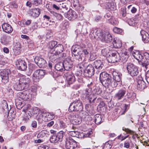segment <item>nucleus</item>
<instances>
[{
	"label": "nucleus",
	"instance_id": "39",
	"mask_svg": "<svg viewBox=\"0 0 149 149\" xmlns=\"http://www.w3.org/2000/svg\"><path fill=\"white\" fill-rule=\"evenodd\" d=\"M22 99H19L18 97V99L16 101L15 105L17 109H20L24 106V104L21 101Z\"/></svg>",
	"mask_w": 149,
	"mask_h": 149
},
{
	"label": "nucleus",
	"instance_id": "36",
	"mask_svg": "<svg viewBox=\"0 0 149 149\" xmlns=\"http://www.w3.org/2000/svg\"><path fill=\"white\" fill-rule=\"evenodd\" d=\"M120 59L121 61L123 62L126 61L128 58V55L127 51H123L120 56Z\"/></svg>",
	"mask_w": 149,
	"mask_h": 149
},
{
	"label": "nucleus",
	"instance_id": "35",
	"mask_svg": "<svg viewBox=\"0 0 149 149\" xmlns=\"http://www.w3.org/2000/svg\"><path fill=\"white\" fill-rule=\"evenodd\" d=\"M55 69L58 71L62 72L65 70L63 62H59L55 65Z\"/></svg>",
	"mask_w": 149,
	"mask_h": 149
},
{
	"label": "nucleus",
	"instance_id": "53",
	"mask_svg": "<svg viewBox=\"0 0 149 149\" xmlns=\"http://www.w3.org/2000/svg\"><path fill=\"white\" fill-rule=\"evenodd\" d=\"M109 50L108 48H104L102 50V54L103 56H106L109 53Z\"/></svg>",
	"mask_w": 149,
	"mask_h": 149
},
{
	"label": "nucleus",
	"instance_id": "28",
	"mask_svg": "<svg viewBox=\"0 0 149 149\" xmlns=\"http://www.w3.org/2000/svg\"><path fill=\"white\" fill-rule=\"evenodd\" d=\"M142 36V40L145 43H147L149 41V35L146 32L143 30L140 31Z\"/></svg>",
	"mask_w": 149,
	"mask_h": 149
},
{
	"label": "nucleus",
	"instance_id": "41",
	"mask_svg": "<svg viewBox=\"0 0 149 149\" xmlns=\"http://www.w3.org/2000/svg\"><path fill=\"white\" fill-rule=\"evenodd\" d=\"M81 121V118L80 117H75L72 121V123L73 124L77 125L80 124Z\"/></svg>",
	"mask_w": 149,
	"mask_h": 149
},
{
	"label": "nucleus",
	"instance_id": "13",
	"mask_svg": "<svg viewBox=\"0 0 149 149\" xmlns=\"http://www.w3.org/2000/svg\"><path fill=\"white\" fill-rule=\"evenodd\" d=\"M10 73V70L8 69L3 70L0 72V76L1 77L2 82L4 83H6L8 81V75Z\"/></svg>",
	"mask_w": 149,
	"mask_h": 149
},
{
	"label": "nucleus",
	"instance_id": "24",
	"mask_svg": "<svg viewBox=\"0 0 149 149\" xmlns=\"http://www.w3.org/2000/svg\"><path fill=\"white\" fill-rule=\"evenodd\" d=\"M72 56L79 61H81L85 58L83 54L81 51L78 52L76 53H73Z\"/></svg>",
	"mask_w": 149,
	"mask_h": 149
},
{
	"label": "nucleus",
	"instance_id": "37",
	"mask_svg": "<svg viewBox=\"0 0 149 149\" xmlns=\"http://www.w3.org/2000/svg\"><path fill=\"white\" fill-rule=\"evenodd\" d=\"M94 118V121L96 124H99L102 123V116L101 115L97 114L95 116Z\"/></svg>",
	"mask_w": 149,
	"mask_h": 149
},
{
	"label": "nucleus",
	"instance_id": "34",
	"mask_svg": "<svg viewBox=\"0 0 149 149\" xmlns=\"http://www.w3.org/2000/svg\"><path fill=\"white\" fill-rule=\"evenodd\" d=\"M106 7L109 11H113L116 9V7L113 2H108L106 5Z\"/></svg>",
	"mask_w": 149,
	"mask_h": 149
},
{
	"label": "nucleus",
	"instance_id": "42",
	"mask_svg": "<svg viewBox=\"0 0 149 149\" xmlns=\"http://www.w3.org/2000/svg\"><path fill=\"white\" fill-rule=\"evenodd\" d=\"M125 97L127 98L132 100L134 99L136 97V94L135 93L128 92L126 94Z\"/></svg>",
	"mask_w": 149,
	"mask_h": 149
},
{
	"label": "nucleus",
	"instance_id": "31",
	"mask_svg": "<svg viewBox=\"0 0 149 149\" xmlns=\"http://www.w3.org/2000/svg\"><path fill=\"white\" fill-rule=\"evenodd\" d=\"M94 67L98 70H100L103 66L102 62L100 60H96L94 62Z\"/></svg>",
	"mask_w": 149,
	"mask_h": 149
},
{
	"label": "nucleus",
	"instance_id": "11",
	"mask_svg": "<svg viewBox=\"0 0 149 149\" xmlns=\"http://www.w3.org/2000/svg\"><path fill=\"white\" fill-rule=\"evenodd\" d=\"M64 133V132L62 131L59 132L57 135L52 136L50 138V141L53 143L58 142V141H61L62 140Z\"/></svg>",
	"mask_w": 149,
	"mask_h": 149
},
{
	"label": "nucleus",
	"instance_id": "64",
	"mask_svg": "<svg viewBox=\"0 0 149 149\" xmlns=\"http://www.w3.org/2000/svg\"><path fill=\"white\" fill-rule=\"evenodd\" d=\"M144 24L146 25L145 26V28L146 29L148 30L149 31V21L147 22H144Z\"/></svg>",
	"mask_w": 149,
	"mask_h": 149
},
{
	"label": "nucleus",
	"instance_id": "21",
	"mask_svg": "<svg viewBox=\"0 0 149 149\" xmlns=\"http://www.w3.org/2000/svg\"><path fill=\"white\" fill-rule=\"evenodd\" d=\"M28 13L33 17H37L39 16L40 13V10L38 8L31 9L28 11Z\"/></svg>",
	"mask_w": 149,
	"mask_h": 149
},
{
	"label": "nucleus",
	"instance_id": "45",
	"mask_svg": "<svg viewBox=\"0 0 149 149\" xmlns=\"http://www.w3.org/2000/svg\"><path fill=\"white\" fill-rule=\"evenodd\" d=\"M67 130L69 132V134L72 136L77 137V136H79V133L77 131H72V130H70L68 128H67Z\"/></svg>",
	"mask_w": 149,
	"mask_h": 149
},
{
	"label": "nucleus",
	"instance_id": "23",
	"mask_svg": "<svg viewBox=\"0 0 149 149\" xmlns=\"http://www.w3.org/2000/svg\"><path fill=\"white\" fill-rule=\"evenodd\" d=\"M2 27L3 31L6 33H10L13 31V29L11 26L7 23L3 24Z\"/></svg>",
	"mask_w": 149,
	"mask_h": 149
},
{
	"label": "nucleus",
	"instance_id": "9",
	"mask_svg": "<svg viewBox=\"0 0 149 149\" xmlns=\"http://www.w3.org/2000/svg\"><path fill=\"white\" fill-rule=\"evenodd\" d=\"M99 38L101 41L107 43L111 42L112 40V36L108 32H101Z\"/></svg>",
	"mask_w": 149,
	"mask_h": 149
},
{
	"label": "nucleus",
	"instance_id": "3",
	"mask_svg": "<svg viewBox=\"0 0 149 149\" xmlns=\"http://www.w3.org/2000/svg\"><path fill=\"white\" fill-rule=\"evenodd\" d=\"M83 107L82 102L79 99L76 100L71 103L69 110L70 111H79V114L83 111Z\"/></svg>",
	"mask_w": 149,
	"mask_h": 149
},
{
	"label": "nucleus",
	"instance_id": "14",
	"mask_svg": "<svg viewBox=\"0 0 149 149\" xmlns=\"http://www.w3.org/2000/svg\"><path fill=\"white\" fill-rule=\"evenodd\" d=\"M36 63L40 68H44L47 66V63L45 60L39 56H36L34 58Z\"/></svg>",
	"mask_w": 149,
	"mask_h": 149
},
{
	"label": "nucleus",
	"instance_id": "40",
	"mask_svg": "<svg viewBox=\"0 0 149 149\" xmlns=\"http://www.w3.org/2000/svg\"><path fill=\"white\" fill-rule=\"evenodd\" d=\"M32 116V114L31 112H28L25 114L23 116L22 121L25 123H26L29 119Z\"/></svg>",
	"mask_w": 149,
	"mask_h": 149
},
{
	"label": "nucleus",
	"instance_id": "29",
	"mask_svg": "<svg viewBox=\"0 0 149 149\" xmlns=\"http://www.w3.org/2000/svg\"><path fill=\"white\" fill-rule=\"evenodd\" d=\"M40 117L44 116L45 117V120L46 121H50L53 119L55 117V115L52 113H44L43 115L40 114Z\"/></svg>",
	"mask_w": 149,
	"mask_h": 149
},
{
	"label": "nucleus",
	"instance_id": "63",
	"mask_svg": "<svg viewBox=\"0 0 149 149\" xmlns=\"http://www.w3.org/2000/svg\"><path fill=\"white\" fill-rule=\"evenodd\" d=\"M146 79L147 82L149 83V70L147 71L146 75Z\"/></svg>",
	"mask_w": 149,
	"mask_h": 149
},
{
	"label": "nucleus",
	"instance_id": "2",
	"mask_svg": "<svg viewBox=\"0 0 149 149\" xmlns=\"http://www.w3.org/2000/svg\"><path fill=\"white\" fill-rule=\"evenodd\" d=\"M63 50V46L61 44H58L55 47L54 51H52V52L51 51L48 53L50 58L52 60L65 56L66 54L65 53L61 54Z\"/></svg>",
	"mask_w": 149,
	"mask_h": 149
},
{
	"label": "nucleus",
	"instance_id": "47",
	"mask_svg": "<svg viewBox=\"0 0 149 149\" xmlns=\"http://www.w3.org/2000/svg\"><path fill=\"white\" fill-rule=\"evenodd\" d=\"M109 21V22L113 25H116L118 23V20L113 17H111Z\"/></svg>",
	"mask_w": 149,
	"mask_h": 149
},
{
	"label": "nucleus",
	"instance_id": "22",
	"mask_svg": "<svg viewBox=\"0 0 149 149\" xmlns=\"http://www.w3.org/2000/svg\"><path fill=\"white\" fill-rule=\"evenodd\" d=\"M80 117L85 121H90L92 120L91 116L85 111L81 112L79 114Z\"/></svg>",
	"mask_w": 149,
	"mask_h": 149
},
{
	"label": "nucleus",
	"instance_id": "48",
	"mask_svg": "<svg viewBox=\"0 0 149 149\" xmlns=\"http://www.w3.org/2000/svg\"><path fill=\"white\" fill-rule=\"evenodd\" d=\"M81 48V47L78 45H74L72 47V54L73 53H76L78 51V50Z\"/></svg>",
	"mask_w": 149,
	"mask_h": 149
},
{
	"label": "nucleus",
	"instance_id": "43",
	"mask_svg": "<svg viewBox=\"0 0 149 149\" xmlns=\"http://www.w3.org/2000/svg\"><path fill=\"white\" fill-rule=\"evenodd\" d=\"M139 64L147 68H148L149 65V59L146 60L144 61H140L139 62Z\"/></svg>",
	"mask_w": 149,
	"mask_h": 149
},
{
	"label": "nucleus",
	"instance_id": "12",
	"mask_svg": "<svg viewBox=\"0 0 149 149\" xmlns=\"http://www.w3.org/2000/svg\"><path fill=\"white\" fill-rule=\"evenodd\" d=\"M120 59V56L116 51H113L108 59V61L111 63H114L119 61Z\"/></svg>",
	"mask_w": 149,
	"mask_h": 149
},
{
	"label": "nucleus",
	"instance_id": "49",
	"mask_svg": "<svg viewBox=\"0 0 149 149\" xmlns=\"http://www.w3.org/2000/svg\"><path fill=\"white\" fill-rule=\"evenodd\" d=\"M57 42L56 41L50 42L49 44V47L52 49L54 48L55 49V47L57 45Z\"/></svg>",
	"mask_w": 149,
	"mask_h": 149
},
{
	"label": "nucleus",
	"instance_id": "1",
	"mask_svg": "<svg viewBox=\"0 0 149 149\" xmlns=\"http://www.w3.org/2000/svg\"><path fill=\"white\" fill-rule=\"evenodd\" d=\"M36 89L35 87H32L31 89L20 92L17 94L19 99L26 101H30L36 94Z\"/></svg>",
	"mask_w": 149,
	"mask_h": 149
},
{
	"label": "nucleus",
	"instance_id": "51",
	"mask_svg": "<svg viewBox=\"0 0 149 149\" xmlns=\"http://www.w3.org/2000/svg\"><path fill=\"white\" fill-rule=\"evenodd\" d=\"M1 43L4 45H6L8 44V42L7 40V37L5 36H3L1 37Z\"/></svg>",
	"mask_w": 149,
	"mask_h": 149
},
{
	"label": "nucleus",
	"instance_id": "54",
	"mask_svg": "<svg viewBox=\"0 0 149 149\" xmlns=\"http://www.w3.org/2000/svg\"><path fill=\"white\" fill-rule=\"evenodd\" d=\"M113 31L116 33L120 34L122 32V30L121 29L115 27L113 29Z\"/></svg>",
	"mask_w": 149,
	"mask_h": 149
},
{
	"label": "nucleus",
	"instance_id": "19",
	"mask_svg": "<svg viewBox=\"0 0 149 149\" xmlns=\"http://www.w3.org/2000/svg\"><path fill=\"white\" fill-rule=\"evenodd\" d=\"M137 88L138 90L142 91L146 87V83L142 77H140L139 79H137Z\"/></svg>",
	"mask_w": 149,
	"mask_h": 149
},
{
	"label": "nucleus",
	"instance_id": "6",
	"mask_svg": "<svg viewBox=\"0 0 149 149\" xmlns=\"http://www.w3.org/2000/svg\"><path fill=\"white\" fill-rule=\"evenodd\" d=\"M64 76L66 79V82L68 85L73 84L75 81V78L72 71H65Z\"/></svg>",
	"mask_w": 149,
	"mask_h": 149
},
{
	"label": "nucleus",
	"instance_id": "59",
	"mask_svg": "<svg viewBox=\"0 0 149 149\" xmlns=\"http://www.w3.org/2000/svg\"><path fill=\"white\" fill-rule=\"evenodd\" d=\"M123 130L125 131V132H127L128 133L132 134L134 133V132L132 131L128 128H123Z\"/></svg>",
	"mask_w": 149,
	"mask_h": 149
},
{
	"label": "nucleus",
	"instance_id": "55",
	"mask_svg": "<svg viewBox=\"0 0 149 149\" xmlns=\"http://www.w3.org/2000/svg\"><path fill=\"white\" fill-rule=\"evenodd\" d=\"M60 127L61 128L64 129L67 126V124L63 121H60L59 124Z\"/></svg>",
	"mask_w": 149,
	"mask_h": 149
},
{
	"label": "nucleus",
	"instance_id": "58",
	"mask_svg": "<svg viewBox=\"0 0 149 149\" xmlns=\"http://www.w3.org/2000/svg\"><path fill=\"white\" fill-rule=\"evenodd\" d=\"M42 2V0H33V4L36 6H38L41 4Z\"/></svg>",
	"mask_w": 149,
	"mask_h": 149
},
{
	"label": "nucleus",
	"instance_id": "56",
	"mask_svg": "<svg viewBox=\"0 0 149 149\" xmlns=\"http://www.w3.org/2000/svg\"><path fill=\"white\" fill-rule=\"evenodd\" d=\"M121 14L123 17H125L126 15V10L125 8H122L121 9Z\"/></svg>",
	"mask_w": 149,
	"mask_h": 149
},
{
	"label": "nucleus",
	"instance_id": "30",
	"mask_svg": "<svg viewBox=\"0 0 149 149\" xmlns=\"http://www.w3.org/2000/svg\"><path fill=\"white\" fill-rule=\"evenodd\" d=\"M106 84V86H104L106 88H115L117 86V83L116 81L115 80H111V78L110 80H109Z\"/></svg>",
	"mask_w": 149,
	"mask_h": 149
},
{
	"label": "nucleus",
	"instance_id": "8",
	"mask_svg": "<svg viewBox=\"0 0 149 149\" xmlns=\"http://www.w3.org/2000/svg\"><path fill=\"white\" fill-rule=\"evenodd\" d=\"M45 74V71L42 70H36L33 74L32 79L35 82H38L40 79L42 78Z\"/></svg>",
	"mask_w": 149,
	"mask_h": 149
},
{
	"label": "nucleus",
	"instance_id": "17",
	"mask_svg": "<svg viewBox=\"0 0 149 149\" xmlns=\"http://www.w3.org/2000/svg\"><path fill=\"white\" fill-rule=\"evenodd\" d=\"M16 65L18 69L22 71H24L27 68L26 62L20 59L17 60L16 62Z\"/></svg>",
	"mask_w": 149,
	"mask_h": 149
},
{
	"label": "nucleus",
	"instance_id": "18",
	"mask_svg": "<svg viewBox=\"0 0 149 149\" xmlns=\"http://www.w3.org/2000/svg\"><path fill=\"white\" fill-rule=\"evenodd\" d=\"M126 92V89L125 88L121 89L115 94L114 97L116 100H120L123 97Z\"/></svg>",
	"mask_w": 149,
	"mask_h": 149
},
{
	"label": "nucleus",
	"instance_id": "46",
	"mask_svg": "<svg viewBox=\"0 0 149 149\" xmlns=\"http://www.w3.org/2000/svg\"><path fill=\"white\" fill-rule=\"evenodd\" d=\"M112 142L111 141H109L106 142L104 144L103 146L104 149H110L112 146Z\"/></svg>",
	"mask_w": 149,
	"mask_h": 149
},
{
	"label": "nucleus",
	"instance_id": "57",
	"mask_svg": "<svg viewBox=\"0 0 149 149\" xmlns=\"http://www.w3.org/2000/svg\"><path fill=\"white\" fill-rule=\"evenodd\" d=\"M128 107V105L126 104H125L124 109L123 110H122L120 111V113L121 115H123L125 114V113L127 111Z\"/></svg>",
	"mask_w": 149,
	"mask_h": 149
},
{
	"label": "nucleus",
	"instance_id": "4",
	"mask_svg": "<svg viewBox=\"0 0 149 149\" xmlns=\"http://www.w3.org/2000/svg\"><path fill=\"white\" fill-rule=\"evenodd\" d=\"M93 83L92 82L90 84H88V86L89 88L86 89L84 94V97L86 99H87L90 103H94L97 98V97L93 95V93L92 94V92L91 87Z\"/></svg>",
	"mask_w": 149,
	"mask_h": 149
},
{
	"label": "nucleus",
	"instance_id": "52",
	"mask_svg": "<svg viewBox=\"0 0 149 149\" xmlns=\"http://www.w3.org/2000/svg\"><path fill=\"white\" fill-rule=\"evenodd\" d=\"M31 107L30 105L29 104L25 105L24 106L25 108H24L23 111L25 112H26V111H28L29 113L31 112L30 110H31L32 109V108H31Z\"/></svg>",
	"mask_w": 149,
	"mask_h": 149
},
{
	"label": "nucleus",
	"instance_id": "20",
	"mask_svg": "<svg viewBox=\"0 0 149 149\" xmlns=\"http://www.w3.org/2000/svg\"><path fill=\"white\" fill-rule=\"evenodd\" d=\"M78 17V14L74 10H71L68 12L66 17L70 20H73Z\"/></svg>",
	"mask_w": 149,
	"mask_h": 149
},
{
	"label": "nucleus",
	"instance_id": "15",
	"mask_svg": "<svg viewBox=\"0 0 149 149\" xmlns=\"http://www.w3.org/2000/svg\"><path fill=\"white\" fill-rule=\"evenodd\" d=\"M95 72L94 67L91 65H89L85 69L84 75L88 77H91L93 75Z\"/></svg>",
	"mask_w": 149,
	"mask_h": 149
},
{
	"label": "nucleus",
	"instance_id": "61",
	"mask_svg": "<svg viewBox=\"0 0 149 149\" xmlns=\"http://www.w3.org/2000/svg\"><path fill=\"white\" fill-rule=\"evenodd\" d=\"M54 15L56 17V18L59 20H60L62 19V16L61 15L59 14L55 13Z\"/></svg>",
	"mask_w": 149,
	"mask_h": 149
},
{
	"label": "nucleus",
	"instance_id": "44",
	"mask_svg": "<svg viewBox=\"0 0 149 149\" xmlns=\"http://www.w3.org/2000/svg\"><path fill=\"white\" fill-rule=\"evenodd\" d=\"M48 132L46 130H43L40 132L38 135L37 137L39 138H42L45 136H47L48 135Z\"/></svg>",
	"mask_w": 149,
	"mask_h": 149
},
{
	"label": "nucleus",
	"instance_id": "38",
	"mask_svg": "<svg viewBox=\"0 0 149 149\" xmlns=\"http://www.w3.org/2000/svg\"><path fill=\"white\" fill-rule=\"evenodd\" d=\"M14 88L16 90L18 91L22 90L25 88L24 86L20 83L19 80V82L16 83L14 85Z\"/></svg>",
	"mask_w": 149,
	"mask_h": 149
},
{
	"label": "nucleus",
	"instance_id": "25",
	"mask_svg": "<svg viewBox=\"0 0 149 149\" xmlns=\"http://www.w3.org/2000/svg\"><path fill=\"white\" fill-rule=\"evenodd\" d=\"M19 80L24 88H27L30 85V80L29 78L25 77L20 78Z\"/></svg>",
	"mask_w": 149,
	"mask_h": 149
},
{
	"label": "nucleus",
	"instance_id": "32",
	"mask_svg": "<svg viewBox=\"0 0 149 149\" xmlns=\"http://www.w3.org/2000/svg\"><path fill=\"white\" fill-rule=\"evenodd\" d=\"M102 90L99 86H95L93 87L92 92L93 95H100L102 92Z\"/></svg>",
	"mask_w": 149,
	"mask_h": 149
},
{
	"label": "nucleus",
	"instance_id": "16",
	"mask_svg": "<svg viewBox=\"0 0 149 149\" xmlns=\"http://www.w3.org/2000/svg\"><path fill=\"white\" fill-rule=\"evenodd\" d=\"M63 64L65 71H69L72 67L73 62L70 58H67L64 60Z\"/></svg>",
	"mask_w": 149,
	"mask_h": 149
},
{
	"label": "nucleus",
	"instance_id": "27",
	"mask_svg": "<svg viewBox=\"0 0 149 149\" xmlns=\"http://www.w3.org/2000/svg\"><path fill=\"white\" fill-rule=\"evenodd\" d=\"M112 75L113 79L116 82H120L121 80L122 74L120 72L115 71L113 72Z\"/></svg>",
	"mask_w": 149,
	"mask_h": 149
},
{
	"label": "nucleus",
	"instance_id": "60",
	"mask_svg": "<svg viewBox=\"0 0 149 149\" xmlns=\"http://www.w3.org/2000/svg\"><path fill=\"white\" fill-rule=\"evenodd\" d=\"M40 110V109L38 107H35L33 109V113L34 114H37Z\"/></svg>",
	"mask_w": 149,
	"mask_h": 149
},
{
	"label": "nucleus",
	"instance_id": "26",
	"mask_svg": "<svg viewBox=\"0 0 149 149\" xmlns=\"http://www.w3.org/2000/svg\"><path fill=\"white\" fill-rule=\"evenodd\" d=\"M132 54L134 57L138 61L139 63L140 61H144L143 60V56L142 54L140 52L136 51L135 52H133Z\"/></svg>",
	"mask_w": 149,
	"mask_h": 149
},
{
	"label": "nucleus",
	"instance_id": "50",
	"mask_svg": "<svg viewBox=\"0 0 149 149\" xmlns=\"http://www.w3.org/2000/svg\"><path fill=\"white\" fill-rule=\"evenodd\" d=\"M59 6L60 8H63L64 10L67 11L68 9V5L67 3H61L60 4Z\"/></svg>",
	"mask_w": 149,
	"mask_h": 149
},
{
	"label": "nucleus",
	"instance_id": "33",
	"mask_svg": "<svg viewBox=\"0 0 149 149\" xmlns=\"http://www.w3.org/2000/svg\"><path fill=\"white\" fill-rule=\"evenodd\" d=\"M113 44L115 48H119L122 46V42L121 40L115 38L113 39Z\"/></svg>",
	"mask_w": 149,
	"mask_h": 149
},
{
	"label": "nucleus",
	"instance_id": "10",
	"mask_svg": "<svg viewBox=\"0 0 149 149\" xmlns=\"http://www.w3.org/2000/svg\"><path fill=\"white\" fill-rule=\"evenodd\" d=\"M111 77L109 75L105 72H102L100 74V81L104 86H106L107 82L111 79Z\"/></svg>",
	"mask_w": 149,
	"mask_h": 149
},
{
	"label": "nucleus",
	"instance_id": "5",
	"mask_svg": "<svg viewBox=\"0 0 149 149\" xmlns=\"http://www.w3.org/2000/svg\"><path fill=\"white\" fill-rule=\"evenodd\" d=\"M126 69L128 73L131 76H136L139 73V71L138 67L133 63H127Z\"/></svg>",
	"mask_w": 149,
	"mask_h": 149
},
{
	"label": "nucleus",
	"instance_id": "7",
	"mask_svg": "<svg viewBox=\"0 0 149 149\" xmlns=\"http://www.w3.org/2000/svg\"><path fill=\"white\" fill-rule=\"evenodd\" d=\"M77 146V142L72 138L68 137L66 139L65 147L66 149H73Z\"/></svg>",
	"mask_w": 149,
	"mask_h": 149
},
{
	"label": "nucleus",
	"instance_id": "62",
	"mask_svg": "<svg viewBox=\"0 0 149 149\" xmlns=\"http://www.w3.org/2000/svg\"><path fill=\"white\" fill-rule=\"evenodd\" d=\"M52 36V34L50 31H48L47 32L46 35V38L47 39L49 38L51 36Z\"/></svg>",
	"mask_w": 149,
	"mask_h": 149
}]
</instances>
